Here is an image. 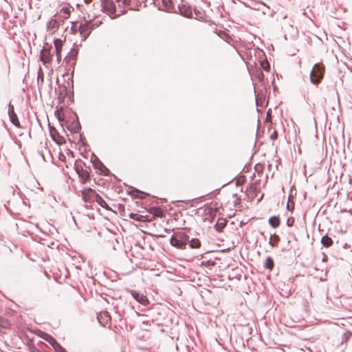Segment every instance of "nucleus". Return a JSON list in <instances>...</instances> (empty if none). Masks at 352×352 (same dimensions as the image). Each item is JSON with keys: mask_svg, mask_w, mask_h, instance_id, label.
Returning a JSON list of instances; mask_svg holds the SVG:
<instances>
[{"mask_svg": "<svg viewBox=\"0 0 352 352\" xmlns=\"http://www.w3.org/2000/svg\"><path fill=\"white\" fill-rule=\"evenodd\" d=\"M188 241V235L182 231L175 232L170 239L172 246L178 249L184 250Z\"/></svg>", "mask_w": 352, "mask_h": 352, "instance_id": "f257e3e1", "label": "nucleus"}, {"mask_svg": "<svg viewBox=\"0 0 352 352\" xmlns=\"http://www.w3.org/2000/svg\"><path fill=\"white\" fill-rule=\"evenodd\" d=\"M324 67L322 64L316 63L310 72V80L314 85H318L323 78Z\"/></svg>", "mask_w": 352, "mask_h": 352, "instance_id": "f03ea898", "label": "nucleus"}, {"mask_svg": "<svg viewBox=\"0 0 352 352\" xmlns=\"http://www.w3.org/2000/svg\"><path fill=\"white\" fill-rule=\"evenodd\" d=\"M77 55L78 50L76 48H72L67 56L64 58V62L66 64L68 71L72 69V72H74V66L76 63Z\"/></svg>", "mask_w": 352, "mask_h": 352, "instance_id": "7ed1b4c3", "label": "nucleus"}, {"mask_svg": "<svg viewBox=\"0 0 352 352\" xmlns=\"http://www.w3.org/2000/svg\"><path fill=\"white\" fill-rule=\"evenodd\" d=\"M176 9L177 11L178 10L177 12L186 18H191L192 16L191 6L184 0H180V3L177 5Z\"/></svg>", "mask_w": 352, "mask_h": 352, "instance_id": "20e7f679", "label": "nucleus"}, {"mask_svg": "<svg viewBox=\"0 0 352 352\" xmlns=\"http://www.w3.org/2000/svg\"><path fill=\"white\" fill-rule=\"evenodd\" d=\"M94 28V24L91 21H87L84 23H80L78 30L82 41H85L89 36L91 30Z\"/></svg>", "mask_w": 352, "mask_h": 352, "instance_id": "39448f33", "label": "nucleus"}, {"mask_svg": "<svg viewBox=\"0 0 352 352\" xmlns=\"http://www.w3.org/2000/svg\"><path fill=\"white\" fill-rule=\"evenodd\" d=\"M91 162L94 167L99 171V173L102 174L104 175H107L109 173V169L103 164V163L99 160V158L94 155L92 154V157L91 158Z\"/></svg>", "mask_w": 352, "mask_h": 352, "instance_id": "423d86ee", "label": "nucleus"}, {"mask_svg": "<svg viewBox=\"0 0 352 352\" xmlns=\"http://www.w3.org/2000/svg\"><path fill=\"white\" fill-rule=\"evenodd\" d=\"M131 296L139 303H140L142 305L146 306L149 304V300L148 298L144 295V294L136 291V290H132L130 289L128 291Z\"/></svg>", "mask_w": 352, "mask_h": 352, "instance_id": "0eeeda50", "label": "nucleus"}, {"mask_svg": "<svg viewBox=\"0 0 352 352\" xmlns=\"http://www.w3.org/2000/svg\"><path fill=\"white\" fill-rule=\"evenodd\" d=\"M102 7L104 12L110 14L116 13V7L113 0H101Z\"/></svg>", "mask_w": 352, "mask_h": 352, "instance_id": "6e6552de", "label": "nucleus"}, {"mask_svg": "<svg viewBox=\"0 0 352 352\" xmlns=\"http://www.w3.org/2000/svg\"><path fill=\"white\" fill-rule=\"evenodd\" d=\"M96 194V192L95 190L90 188H87L82 191V197L85 202L91 203L94 201Z\"/></svg>", "mask_w": 352, "mask_h": 352, "instance_id": "1a4fd4ad", "label": "nucleus"}, {"mask_svg": "<svg viewBox=\"0 0 352 352\" xmlns=\"http://www.w3.org/2000/svg\"><path fill=\"white\" fill-rule=\"evenodd\" d=\"M8 116L10 118V122L16 127H20V122L18 119L17 115L14 112V106L11 104V102L8 104Z\"/></svg>", "mask_w": 352, "mask_h": 352, "instance_id": "9d476101", "label": "nucleus"}, {"mask_svg": "<svg viewBox=\"0 0 352 352\" xmlns=\"http://www.w3.org/2000/svg\"><path fill=\"white\" fill-rule=\"evenodd\" d=\"M50 133L52 140L57 144H62L65 142V138L58 133L54 127L50 126Z\"/></svg>", "mask_w": 352, "mask_h": 352, "instance_id": "9b49d317", "label": "nucleus"}, {"mask_svg": "<svg viewBox=\"0 0 352 352\" xmlns=\"http://www.w3.org/2000/svg\"><path fill=\"white\" fill-rule=\"evenodd\" d=\"M98 320L103 327H106L111 322V316L109 312L104 311L98 315Z\"/></svg>", "mask_w": 352, "mask_h": 352, "instance_id": "f8f14e48", "label": "nucleus"}, {"mask_svg": "<svg viewBox=\"0 0 352 352\" xmlns=\"http://www.w3.org/2000/svg\"><path fill=\"white\" fill-rule=\"evenodd\" d=\"M160 9L168 12L177 13V9L173 5L171 0H162V6L160 7Z\"/></svg>", "mask_w": 352, "mask_h": 352, "instance_id": "ddd939ff", "label": "nucleus"}, {"mask_svg": "<svg viewBox=\"0 0 352 352\" xmlns=\"http://www.w3.org/2000/svg\"><path fill=\"white\" fill-rule=\"evenodd\" d=\"M52 54L50 50L47 48L43 47L40 52V60L44 65L51 62Z\"/></svg>", "mask_w": 352, "mask_h": 352, "instance_id": "4468645a", "label": "nucleus"}, {"mask_svg": "<svg viewBox=\"0 0 352 352\" xmlns=\"http://www.w3.org/2000/svg\"><path fill=\"white\" fill-rule=\"evenodd\" d=\"M188 244L189 247L192 249H198L200 248L201 246V242L199 239L192 238L191 239H190L189 236Z\"/></svg>", "mask_w": 352, "mask_h": 352, "instance_id": "2eb2a0df", "label": "nucleus"}, {"mask_svg": "<svg viewBox=\"0 0 352 352\" xmlns=\"http://www.w3.org/2000/svg\"><path fill=\"white\" fill-rule=\"evenodd\" d=\"M80 127V122L78 120L73 121L67 126V129L73 133H78Z\"/></svg>", "mask_w": 352, "mask_h": 352, "instance_id": "dca6fc26", "label": "nucleus"}, {"mask_svg": "<svg viewBox=\"0 0 352 352\" xmlns=\"http://www.w3.org/2000/svg\"><path fill=\"white\" fill-rule=\"evenodd\" d=\"M80 182L82 184L87 183L90 179V175L87 170H81V173L78 175Z\"/></svg>", "mask_w": 352, "mask_h": 352, "instance_id": "f3484780", "label": "nucleus"}, {"mask_svg": "<svg viewBox=\"0 0 352 352\" xmlns=\"http://www.w3.org/2000/svg\"><path fill=\"white\" fill-rule=\"evenodd\" d=\"M94 201L97 202L102 208L105 209H109V206L106 203V201L102 199V197L98 194H96Z\"/></svg>", "mask_w": 352, "mask_h": 352, "instance_id": "a211bd4d", "label": "nucleus"}, {"mask_svg": "<svg viewBox=\"0 0 352 352\" xmlns=\"http://www.w3.org/2000/svg\"><path fill=\"white\" fill-rule=\"evenodd\" d=\"M227 224V221L224 219H220L214 225L215 230L218 232H222Z\"/></svg>", "mask_w": 352, "mask_h": 352, "instance_id": "6ab92c4d", "label": "nucleus"}, {"mask_svg": "<svg viewBox=\"0 0 352 352\" xmlns=\"http://www.w3.org/2000/svg\"><path fill=\"white\" fill-rule=\"evenodd\" d=\"M148 212L153 215L154 217H161L163 216V211L157 207H151Z\"/></svg>", "mask_w": 352, "mask_h": 352, "instance_id": "aec40b11", "label": "nucleus"}, {"mask_svg": "<svg viewBox=\"0 0 352 352\" xmlns=\"http://www.w3.org/2000/svg\"><path fill=\"white\" fill-rule=\"evenodd\" d=\"M269 224L274 228H276L280 225V219L277 216L271 217L268 220Z\"/></svg>", "mask_w": 352, "mask_h": 352, "instance_id": "412c9836", "label": "nucleus"}, {"mask_svg": "<svg viewBox=\"0 0 352 352\" xmlns=\"http://www.w3.org/2000/svg\"><path fill=\"white\" fill-rule=\"evenodd\" d=\"M321 243L322 244L323 246H324L326 248H329L331 245H332L333 241H332L331 238H330L327 235H324L321 239Z\"/></svg>", "mask_w": 352, "mask_h": 352, "instance_id": "4be33fe9", "label": "nucleus"}, {"mask_svg": "<svg viewBox=\"0 0 352 352\" xmlns=\"http://www.w3.org/2000/svg\"><path fill=\"white\" fill-rule=\"evenodd\" d=\"M54 44L55 47L56 54H61L63 41L60 38L54 39Z\"/></svg>", "mask_w": 352, "mask_h": 352, "instance_id": "5701e85b", "label": "nucleus"}, {"mask_svg": "<svg viewBox=\"0 0 352 352\" xmlns=\"http://www.w3.org/2000/svg\"><path fill=\"white\" fill-rule=\"evenodd\" d=\"M263 266L265 268L272 270L274 266L273 258L271 256H267Z\"/></svg>", "mask_w": 352, "mask_h": 352, "instance_id": "b1692460", "label": "nucleus"}, {"mask_svg": "<svg viewBox=\"0 0 352 352\" xmlns=\"http://www.w3.org/2000/svg\"><path fill=\"white\" fill-rule=\"evenodd\" d=\"M131 193L134 197H135L137 198H140V199H144L146 195L145 192L140 191L136 188H133L131 191Z\"/></svg>", "mask_w": 352, "mask_h": 352, "instance_id": "393cba45", "label": "nucleus"}, {"mask_svg": "<svg viewBox=\"0 0 352 352\" xmlns=\"http://www.w3.org/2000/svg\"><path fill=\"white\" fill-rule=\"evenodd\" d=\"M279 240H280V238L278 235H276V234L271 235L269 243L272 247H276V246H277Z\"/></svg>", "mask_w": 352, "mask_h": 352, "instance_id": "a878e982", "label": "nucleus"}, {"mask_svg": "<svg viewBox=\"0 0 352 352\" xmlns=\"http://www.w3.org/2000/svg\"><path fill=\"white\" fill-rule=\"evenodd\" d=\"M44 339L53 347L55 346L58 342L56 340L51 336L48 334H45V336L44 337Z\"/></svg>", "mask_w": 352, "mask_h": 352, "instance_id": "bb28decb", "label": "nucleus"}, {"mask_svg": "<svg viewBox=\"0 0 352 352\" xmlns=\"http://www.w3.org/2000/svg\"><path fill=\"white\" fill-rule=\"evenodd\" d=\"M60 12L63 15V17L68 18L70 15V8L67 7H64L60 9Z\"/></svg>", "mask_w": 352, "mask_h": 352, "instance_id": "cd10ccee", "label": "nucleus"}, {"mask_svg": "<svg viewBox=\"0 0 352 352\" xmlns=\"http://www.w3.org/2000/svg\"><path fill=\"white\" fill-rule=\"evenodd\" d=\"M352 336V333L349 331H346L343 333L342 336V342H347L348 340Z\"/></svg>", "mask_w": 352, "mask_h": 352, "instance_id": "c85d7f7f", "label": "nucleus"}, {"mask_svg": "<svg viewBox=\"0 0 352 352\" xmlns=\"http://www.w3.org/2000/svg\"><path fill=\"white\" fill-rule=\"evenodd\" d=\"M53 349L55 352H67V351L58 343L54 346Z\"/></svg>", "mask_w": 352, "mask_h": 352, "instance_id": "c756f323", "label": "nucleus"}, {"mask_svg": "<svg viewBox=\"0 0 352 352\" xmlns=\"http://www.w3.org/2000/svg\"><path fill=\"white\" fill-rule=\"evenodd\" d=\"M261 66L265 71H268L270 69V65L267 60L262 61L261 63Z\"/></svg>", "mask_w": 352, "mask_h": 352, "instance_id": "7c9ffc66", "label": "nucleus"}, {"mask_svg": "<svg viewBox=\"0 0 352 352\" xmlns=\"http://www.w3.org/2000/svg\"><path fill=\"white\" fill-rule=\"evenodd\" d=\"M294 221H295L294 218L289 217V218L287 219L286 224H287V226L291 227V226H292L294 225Z\"/></svg>", "mask_w": 352, "mask_h": 352, "instance_id": "2f4dec72", "label": "nucleus"}, {"mask_svg": "<svg viewBox=\"0 0 352 352\" xmlns=\"http://www.w3.org/2000/svg\"><path fill=\"white\" fill-rule=\"evenodd\" d=\"M194 12L197 18L203 17V12L195 8H194Z\"/></svg>", "mask_w": 352, "mask_h": 352, "instance_id": "473e14b6", "label": "nucleus"}, {"mask_svg": "<svg viewBox=\"0 0 352 352\" xmlns=\"http://www.w3.org/2000/svg\"><path fill=\"white\" fill-rule=\"evenodd\" d=\"M74 168L78 175H80V173H81V170H84L82 166H78L76 164H75L74 165Z\"/></svg>", "mask_w": 352, "mask_h": 352, "instance_id": "72a5a7b5", "label": "nucleus"}, {"mask_svg": "<svg viewBox=\"0 0 352 352\" xmlns=\"http://www.w3.org/2000/svg\"><path fill=\"white\" fill-rule=\"evenodd\" d=\"M278 138V132L276 131H274L273 133L270 135L271 140H276Z\"/></svg>", "mask_w": 352, "mask_h": 352, "instance_id": "f704fd0d", "label": "nucleus"}, {"mask_svg": "<svg viewBox=\"0 0 352 352\" xmlns=\"http://www.w3.org/2000/svg\"><path fill=\"white\" fill-rule=\"evenodd\" d=\"M294 203H292V205H290L289 202L287 203V208L288 210L292 211L294 210Z\"/></svg>", "mask_w": 352, "mask_h": 352, "instance_id": "c9c22d12", "label": "nucleus"}, {"mask_svg": "<svg viewBox=\"0 0 352 352\" xmlns=\"http://www.w3.org/2000/svg\"><path fill=\"white\" fill-rule=\"evenodd\" d=\"M56 55L57 62L58 63H60V60H61V54H56Z\"/></svg>", "mask_w": 352, "mask_h": 352, "instance_id": "e433bc0d", "label": "nucleus"}, {"mask_svg": "<svg viewBox=\"0 0 352 352\" xmlns=\"http://www.w3.org/2000/svg\"><path fill=\"white\" fill-rule=\"evenodd\" d=\"M131 3V0H123L122 1V3L124 4V5H129Z\"/></svg>", "mask_w": 352, "mask_h": 352, "instance_id": "4c0bfd02", "label": "nucleus"}, {"mask_svg": "<svg viewBox=\"0 0 352 352\" xmlns=\"http://www.w3.org/2000/svg\"><path fill=\"white\" fill-rule=\"evenodd\" d=\"M258 76H259L261 80L263 78V72L261 71L259 72Z\"/></svg>", "mask_w": 352, "mask_h": 352, "instance_id": "58836bf2", "label": "nucleus"}, {"mask_svg": "<svg viewBox=\"0 0 352 352\" xmlns=\"http://www.w3.org/2000/svg\"><path fill=\"white\" fill-rule=\"evenodd\" d=\"M32 352H42V351H40L39 349H38L34 348V349H32Z\"/></svg>", "mask_w": 352, "mask_h": 352, "instance_id": "ea45409f", "label": "nucleus"}, {"mask_svg": "<svg viewBox=\"0 0 352 352\" xmlns=\"http://www.w3.org/2000/svg\"><path fill=\"white\" fill-rule=\"evenodd\" d=\"M241 199L239 198L237 199L236 201H234V205L236 206L237 204L240 202Z\"/></svg>", "mask_w": 352, "mask_h": 352, "instance_id": "a19ab883", "label": "nucleus"}, {"mask_svg": "<svg viewBox=\"0 0 352 352\" xmlns=\"http://www.w3.org/2000/svg\"><path fill=\"white\" fill-rule=\"evenodd\" d=\"M58 118L60 121L61 118H60V115L58 116Z\"/></svg>", "mask_w": 352, "mask_h": 352, "instance_id": "79ce46f5", "label": "nucleus"}, {"mask_svg": "<svg viewBox=\"0 0 352 352\" xmlns=\"http://www.w3.org/2000/svg\"><path fill=\"white\" fill-rule=\"evenodd\" d=\"M117 2H120L121 1V0H116Z\"/></svg>", "mask_w": 352, "mask_h": 352, "instance_id": "37998d69", "label": "nucleus"}]
</instances>
